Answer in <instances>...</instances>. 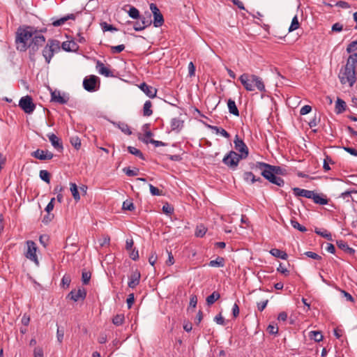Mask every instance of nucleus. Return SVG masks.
Segmentation results:
<instances>
[{"label": "nucleus", "instance_id": "f257e3e1", "mask_svg": "<svg viewBox=\"0 0 357 357\" xmlns=\"http://www.w3.org/2000/svg\"><path fill=\"white\" fill-rule=\"evenodd\" d=\"M255 167L257 169L261 170V175L271 183L280 187L284 185V180L278 176L286 175L287 170L285 169L280 166L271 165L261 162H257Z\"/></svg>", "mask_w": 357, "mask_h": 357}, {"label": "nucleus", "instance_id": "f03ea898", "mask_svg": "<svg viewBox=\"0 0 357 357\" xmlns=\"http://www.w3.org/2000/svg\"><path fill=\"white\" fill-rule=\"evenodd\" d=\"M357 66V53L354 52L349 56L344 68L340 70L338 77L343 85L348 84L352 87L356 81V68Z\"/></svg>", "mask_w": 357, "mask_h": 357}, {"label": "nucleus", "instance_id": "7ed1b4c3", "mask_svg": "<svg viewBox=\"0 0 357 357\" xmlns=\"http://www.w3.org/2000/svg\"><path fill=\"white\" fill-rule=\"evenodd\" d=\"M37 32L38 31L31 26L19 27L15 35L16 49L20 52H25L28 49V42L32 40Z\"/></svg>", "mask_w": 357, "mask_h": 357}, {"label": "nucleus", "instance_id": "20e7f679", "mask_svg": "<svg viewBox=\"0 0 357 357\" xmlns=\"http://www.w3.org/2000/svg\"><path fill=\"white\" fill-rule=\"evenodd\" d=\"M239 80L244 88L248 91H254L255 87L261 92L266 91L265 85L261 78L255 75L243 73L240 76Z\"/></svg>", "mask_w": 357, "mask_h": 357}, {"label": "nucleus", "instance_id": "39448f33", "mask_svg": "<svg viewBox=\"0 0 357 357\" xmlns=\"http://www.w3.org/2000/svg\"><path fill=\"white\" fill-rule=\"evenodd\" d=\"M45 42V38L38 31L32 38V40L28 45V48L29 49V56L31 60H33L35 54L38 51L39 48L44 45Z\"/></svg>", "mask_w": 357, "mask_h": 357}, {"label": "nucleus", "instance_id": "423d86ee", "mask_svg": "<svg viewBox=\"0 0 357 357\" xmlns=\"http://www.w3.org/2000/svg\"><path fill=\"white\" fill-rule=\"evenodd\" d=\"M242 156L234 151H230L222 159V162L231 170L236 169Z\"/></svg>", "mask_w": 357, "mask_h": 357}, {"label": "nucleus", "instance_id": "0eeeda50", "mask_svg": "<svg viewBox=\"0 0 357 357\" xmlns=\"http://www.w3.org/2000/svg\"><path fill=\"white\" fill-rule=\"evenodd\" d=\"M59 49V42L56 40H49L47 45L43 50V56L45 61L49 63L54 56L56 50Z\"/></svg>", "mask_w": 357, "mask_h": 357}, {"label": "nucleus", "instance_id": "6e6552de", "mask_svg": "<svg viewBox=\"0 0 357 357\" xmlns=\"http://www.w3.org/2000/svg\"><path fill=\"white\" fill-rule=\"evenodd\" d=\"M19 106L26 114H31L36 109V105L30 96H25L20 98Z\"/></svg>", "mask_w": 357, "mask_h": 357}, {"label": "nucleus", "instance_id": "1a4fd4ad", "mask_svg": "<svg viewBox=\"0 0 357 357\" xmlns=\"http://www.w3.org/2000/svg\"><path fill=\"white\" fill-rule=\"evenodd\" d=\"M27 250L25 253V256L29 260L36 263V264L38 265V259L36 255L37 246L36 244L33 241H26Z\"/></svg>", "mask_w": 357, "mask_h": 357}, {"label": "nucleus", "instance_id": "9d476101", "mask_svg": "<svg viewBox=\"0 0 357 357\" xmlns=\"http://www.w3.org/2000/svg\"><path fill=\"white\" fill-rule=\"evenodd\" d=\"M234 144L235 149L240 152L239 155L242 156V158L244 159L246 158L249 153L248 148L243 139L239 138L238 135H236L235 137Z\"/></svg>", "mask_w": 357, "mask_h": 357}, {"label": "nucleus", "instance_id": "9b49d317", "mask_svg": "<svg viewBox=\"0 0 357 357\" xmlns=\"http://www.w3.org/2000/svg\"><path fill=\"white\" fill-rule=\"evenodd\" d=\"M98 81V77L96 75H90L89 77H86L83 81V86L87 91H95L97 90L96 86Z\"/></svg>", "mask_w": 357, "mask_h": 357}, {"label": "nucleus", "instance_id": "f8f14e48", "mask_svg": "<svg viewBox=\"0 0 357 357\" xmlns=\"http://www.w3.org/2000/svg\"><path fill=\"white\" fill-rule=\"evenodd\" d=\"M86 296V291L84 287L73 289L68 295V298L75 302L84 301Z\"/></svg>", "mask_w": 357, "mask_h": 357}, {"label": "nucleus", "instance_id": "ddd939ff", "mask_svg": "<svg viewBox=\"0 0 357 357\" xmlns=\"http://www.w3.org/2000/svg\"><path fill=\"white\" fill-rule=\"evenodd\" d=\"M151 15H149L148 17H145L144 16H140L139 19L140 21L135 22L134 24V29L136 31H140L144 30L146 27L149 26L151 24V21L150 20Z\"/></svg>", "mask_w": 357, "mask_h": 357}, {"label": "nucleus", "instance_id": "4468645a", "mask_svg": "<svg viewBox=\"0 0 357 357\" xmlns=\"http://www.w3.org/2000/svg\"><path fill=\"white\" fill-rule=\"evenodd\" d=\"M31 155L38 160H51L54 157V154L46 150L37 149L31 153Z\"/></svg>", "mask_w": 357, "mask_h": 357}, {"label": "nucleus", "instance_id": "2eb2a0df", "mask_svg": "<svg viewBox=\"0 0 357 357\" xmlns=\"http://www.w3.org/2000/svg\"><path fill=\"white\" fill-rule=\"evenodd\" d=\"M96 69L99 74L104 75L107 77H114L113 72L110 70V69L105 66L104 63H102L100 61H97L96 62Z\"/></svg>", "mask_w": 357, "mask_h": 357}, {"label": "nucleus", "instance_id": "dca6fc26", "mask_svg": "<svg viewBox=\"0 0 357 357\" xmlns=\"http://www.w3.org/2000/svg\"><path fill=\"white\" fill-rule=\"evenodd\" d=\"M183 126L184 120L181 119L180 117L173 118L171 120L170 126L172 131L178 133L183 129Z\"/></svg>", "mask_w": 357, "mask_h": 357}, {"label": "nucleus", "instance_id": "f3484780", "mask_svg": "<svg viewBox=\"0 0 357 357\" xmlns=\"http://www.w3.org/2000/svg\"><path fill=\"white\" fill-rule=\"evenodd\" d=\"M139 89L149 98H153L156 96L157 90L155 88L151 86L146 83H142Z\"/></svg>", "mask_w": 357, "mask_h": 357}, {"label": "nucleus", "instance_id": "a211bd4d", "mask_svg": "<svg viewBox=\"0 0 357 357\" xmlns=\"http://www.w3.org/2000/svg\"><path fill=\"white\" fill-rule=\"evenodd\" d=\"M47 137L54 149L58 151L63 150V147L61 139L56 135L54 133H50L47 135Z\"/></svg>", "mask_w": 357, "mask_h": 357}, {"label": "nucleus", "instance_id": "6ab92c4d", "mask_svg": "<svg viewBox=\"0 0 357 357\" xmlns=\"http://www.w3.org/2000/svg\"><path fill=\"white\" fill-rule=\"evenodd\" d=\"M68 98L61 96L59 91H54L51 93V100L60 104H66L68 101Z\"/></svg>", "mask_w": 357, "mask_h": 357}, {"label": "nucleus", "instance_id": "aec40b11", "mask_svg": "<svg viewBox=\"0 0 357 357\" xmlns=\"http://www.w3.org/2000/svg\"><path fill=\"white\" fill-rule=\"evenodd\" d=\"M294 194L296 197H303L308 199H311L313 195V192L312 190L301 189L299 188H294L293 189Z\"/></svg>", "mask_w": 357, "mask_h": 357}, {"label": "nucleus", "instance_id": "412c9836", "mask_svg": "<svg viewBox=\"0 0 357 357\" xmlns=\"http://www.w3.org/2000/svg\"><path fill=\"white\" fill-rule=\"evenodd\" d=\"M140 280V273L137 271L133 272L128 282V287L130 288H135L139 282Z\"/></svg>", "mask_w": 357, "mask_h": 357}, {"label": "nucleus", "instance_id": "4be33fe9", "mask_svg": "<svg viewBox=\"0 0 357 357\" xmlns=\"http://www.w3.org/2000/svg\"><path fill=\"white\" fill-rule=\"evenodd\" d=\"M336 244L340 249L344 250L349 255H354L355 253V250L352 248H350L348 244L342 240L337 241Z\"/></svg>", "mask_w": 357, "mask_h": 357}, {"label": "nucleus", "instance_id": "5701e85b", "mask_svg": "<svg viewBox=\"0 0 357 357\" xmlns=\"http://www.w3.org/2000/svg\"><path fill=\"white\" fill-rule=\"evenodd\" d=\"M347 104L341 98H337L335 102V112L337 114H342L346 110Z\"/></svg>", "mask_w": 357, "mask_h": 357}, {"label": "nucleus", "instance_id": "b1692460", "mask_svg": "<svg viewBox=\"0 0 357 357\" xmlns=\"http://www.w3.org/2000/svg\"><path fill=\"white\" fill-rule=\"evenodd\" d=\"M227 107L229 109V113L231 114L238 116H239V111L236 107V102L234 100L231 99H229L227 101Z\"/></svg>", "mask_w": 357, "mask_h": 357}, {"label": "nucleus", "instance_id": "393cba45", "mask_svg": "<svg viewBox=\"0 0 357 357\" xmlns=\"http://www.w3.org/2000/svg\"><path fill=\"white\" fill-rule=\"evenodd\" d=\"M270 253L273 256L280 258V259H284V260L287 259L288 257V255L285 252L280 250L279 249H277V248L271 249L270 250Z\"/></svg>", "mask_w": 357, "mask_h": 357}, {"label": "nucleus", "instance_id": "a878e982", "mask_svg": "<svg viewBox=\"0 0 357 357\" xmlns=\"http://www.w3.org/2000/svg\"><path fill=\"white\" fill-rule=\"evenodd\" d=\"M62 48L68 52L75 51L78 48V46L74 41H66L63 43Z\"/></svg>", "mask_w": 357, "mask_h": 357}, {"label": "nucleus", "instance_id": "bb28decb", "mask_svg": "<svg viewBox=\"0 0 357 357\" xmlns=\"http://www.w3.org/2000/svg\"><path fill=\"white\" fill-rule=\"evenodd\" d=\"M114 125L116 127H118L123 133L130 135L132 134V131L128 126V125L126 123L123 122H119V123H114Z\"/></svg>", "mask_w": 357, "mask_h": 357}, {"label": "nucleus", "instance_id": "cd10ccee", "mask_svg": "<svg viewBox=\"0 0 357 357\" xmlns=\"http://www.w3.org/2000/svg\"><path fill=\"white\" fill-rule=\"evenodd\" d=\"M164 23V18L160 13V11H158L157 13H155L153 15V24L155 27H160Z\"/></svg>", "mask_w": 357, "mask_h": 357}, {"label": "nucleus", "instance_id": "c85d7f7f", "mask_svg": "<svg viewBox=\"0 0 357 357\" xmlns=\"http://www.w3.org/2000/svg\"><path fill=\"white\" fill-rule=\"evenodd\" d=\"M243 178L246 182L250 181L251 183H254L256 181H261L260 177L256 178L255 176L250 172H245L243 174Z\"/></svg>", "mask_w": 357, "mask_h": 357}, {"label": "nucleus", "instance_id": "c756f323", "mask_svg": "<svg viewBox=\"0 0 357 357\" xmlns=\"http://www.w3.org/2000/svg\"><path fill=\"white\" fill-rule=\"evenodd\" d=\"M315 204L326 205L328 204V199L326 197H321L319 195L313 192L312 198Z\"/></svg>", "mask_w": 357, "mask_h": 357}, {"label": "nucleus", "instance_id": "7c9ffc66", "mask_svg": "<svg viewBox=\"0 0 357 357\" xmlns=\"http://www.w3.org/2000/svg\"><path fill=\"white\" fill-rule=\"evenodd\" d=\"M208 127L212 130L215 131L216 132V134H220L225 138L228 139L230 137V135L229 134V132L222 128L215 126H208Z\"/></svg>", "mask_w": 357, "mask_h": 357}, {"label": "nucleus", "instance_id": "2f4dec72", "mask_svg": "<svg viewBox=\"0 0 357 357\" xmlns=\"http://www.w3.org/2000/svg\"><path fill=\"white\" fill-rule=\"evenodd\" d=\"M152 103L150 100H147L144 104L143 115L145 116H150L153 114L151 109Z\"/></svg>", "mask_w": 357, "mask_h": 357}, {"label": "nucleus", "instance_id": "473e14b6", "mask_svg": "<svg viewBox=\"0 0 357 357\" xmlns=\"http://www.w3.org/2000/svg\"><path fill=\"white\" fill-rule=\"evenodd\" d=\"M314 232L317 234H318V235H319V236L326 238L327 240H328L330 241H333V238H332L331 234L329 233L326 229L321 230L319 229L316 228L314 229Z\"/></svg>", "mask_w": 357, "mask_h": 357}, {"label": "nucleus", "instance_id": "72a5a7b5", "mask_svg": "<svg viewBox=\"0 0 357 357\" xmlns=\"http://www.w3.org/2000/svg\"><path fill=\"white\" fill-rule=\"evenodd\" d=\"M209 266L211 267H223L225 266V259L222 257H218L215 260H211L209 262Z\"/></svg>", "mask_w": 357, "mask_h": 357}, {"label": "nucleus", "instance_id": "f704fd0d", "mask_svg": "<svg viewBox=\"0 0 357 357\" xmlns=\"http://www.w3.org/2000/svg\"><path fill=\"white\" fill-rule=\"evenodd\" d=\"M70 192L72 193V195L75 201H79L80 199L79 193L78 192L77 186L75 183H70Z\"/></svg>", "mask_w": 357, "mask_h": 357}, {"label": "nucleus", "instance_id": "c9c22d12", "mask_svg": "<svg viewBox=\"0 0 357 357\" xmlns=\"http://www.w3.org/2000/svg\"><path fill=\"white\" fill-rule=\"evenodd\" d=\"M220 298V294L217 291L213 292L206 298V303L208 305L213 304Z\"/></svg>", "mask_w": 357, "mask_h": 357}, {"label": "nucleus", "instance_id": "e433bc0d", "mask_svg": "<svg viewBox=\"0 0 357 357\" xmlns=\"http://www.w3.org/2000/svg\"><path fill=\"white\" fill-rule=\"evenodd\" d=\"M124 314H116L112 318V323L116 326H121L124 321Z\"/></svg>", "mask_w": 357, "mask_h": 357}, {"label": "nucleus", "instance_id": "4c0bfd02", "mask_svg": "<svg viewBox=\"0 0 357 357\" xmlns=\"http://www.w3.org/2000/svg\"><path fill=\"white\" fill-rule=\"evenodd\" d=\"M128 13V15L132 19L137 20L140 17L139 11L134 6L130 7Z\"/></svg>", "mask_w": 357, "mask_h": 357}, {"label": "nucleus", "instance_id": "58836bf2", "mask_svg": "<svg viewBox=\"0 0 357 357\" xmlns=\"http://www.w3.org/2000/svg\"><path fill=\"white\" fill-rule=\"evenodd\" d=\"M100 27L102 29V30L105 32V31H117L118 29L114 27L113 25L112 24H107L106 22H102L100 24Z\"/></svg>", "mask_w": 357, "mask_h": 357}, {"label": "nucleus", "instance_id": "ea45409f", "mask_svg": "<svg viewBox=\"0 0 357 357\" xmlns=\"http://www.w3.org/2000/svg\"><path fill=\"white\" fill-rule=\"evenodd\" d=\"M207 229L203 225H197L195 229V236L197 237H203Z\"/></svg>", "mask_w": 357, "mask_h": 357}, {"label": "nucleus", "instance_id": "a19ab883", "mask_svg": "<svg viewBox=\"0 0 357 357\" xmlns=\"http://www.w3.org/2000/svg\"><path fill=\"white\" fill-rule=\"evenodd\" d=\"M310 337L317 342L323 340V335L320 331H311L310 333Z\"/></svg>", "mask_w": 357, "mask_h": 357}, {"label": "nucleus", "instance_id": "79ce46f5", "mask_svg": "<svg viewBox=\"0 0 357 357\" xmlns=\"http://www.w3.org/2000/svg\"><path fill=\"white\" fill-rule=\"evenodd\" d=\"M300 23L298 22V19L297 15H295L291 21V25L289 28V31L291 32L293 31H295L299 28Z\"/></svg>", "mask_w": 357, "mask_h": 357}, {"label": "nucleus", "instance_id": "37998d69", "mask_svg": "<svg viewBox=\"0 0 357 357\" xmlns=\"http://www.w3.org/2000/svg\"><path fill=\"white\" fill-rule=\"evenodd\" d=\"M128 151L130 153L135 155L140 158L141 159H143V160L144 159L143 153L141 152L140 150L137 149V148L133 147V146H128Z\"/></svg>", "mask_w": 357, "mask_h": 357}, {"label": "nucleus", "instance_id": "c03bdc74", "mask_svg": "<svg viewBox=\"0 0 357 357\" xmlns=\"http://www.w3.org/2000/svg\"><path fill=\"white\" fill-rule=\"evenodd\" d=\"M40 178L45 182L50 183V174L47 170H40L39 173Z\"/></svg>", "mask_w": 357, "mask_h": 357}, {"label": "nucleus", "instance_id": "a18cd8bd", "mask_svg": "<svg viewBox=\"0 0 357 357\" xmlns=\"http://www.w3.org/2000/svg\"><path fill=\"white\" fill-rule=\"evenodd\" d=\"M291 225L294 228L298 229L300 231L305 232L307 231L306 227L301 225L295 219L291 220Z\"/></svg>", "mask_w": 357, "mask_h": 357}, {"label": "nucleus", "instance_id": "49530a36", "mask_svg": "<svg viewBox=\"0 0 357 357\" xmlns=\"http://www.w3.org/2000/svg\"><path fill=\"white\" fill-rule=\"evenodd\" d=\"M213 320L220 325L225 326L228 322V319L225 320V319L222 316V314H218L213 319Z\"/></svg>", "mask_w": 357, "mask_h": 357}, {"label": "nucleus", "instance_id": "de8ad7c7", "mask_svg": "<svg viewBox=\"0 0 357 357\" xmlns=\"http://www.w3.org/2000/svg\"><path fill=\"white\" fill-rule=\"evenodd\" d=\"M123 172L128 176H135L138 174L139 169H130L129 167H124L123 169Z\"/></svg>", "mask_w": 357, "mask_h": 357}, {"label": "nucleus", "instance_id": "09e8293b", "mask_svg": "<svg viewBox=\"0 0 357 357\" xmlns=\"http://www.w3.org/2000/svg\"><path fill=\"white\" fill-rule=\"evenodd\" d=\"M71 278L70 275H65L61 279V284L63 288H68L70 286Z\"/></svg>", "mask_w": 357, "mask_h": 357}, {"label": "nucleus", "instance_id": "8fccbe9b", "mask_svg": "<svg viewBox=\"0 0 357 357\" xmlns=\"http://www.w3.org/2000/svg\"><path fill=\"white\" fill-rule=\"evenodd\" d=\"M70 143L76 149H79L81 146V140L77 136L70 138Z\"/></svg>", "mask_w": 357, "mask_h": 357}, {"label": "nucleus", "instance_id": "3c124183", "mask_svg": "<svg viewBox=\"0 0 357 357\" xmlns=\"http://www.w3.org/2000/svg\"><path fill=\"white\" fill-rule=\"evenodd\" d=\"M91 274L90 272L83 271L82 274V281L84 284H89L91 279Z\"/></svg>", "mask_w": 357, "mask_h": 357}, {"label": "nucleus", "instance_id": "603ef678", "mask_svg": "<svg viewBox=\"0 0 357 357\" xmlns=\"http://www.w3.org/2000/svg\"><path fill=\"white\" fill-rule=\"evenodd\" d=\"M122 208L123 210H128L130 211H132L135 209L133 203L128 200L123 202Z\"/></svg>", "mask_w": 357, "mask_h": 357}, {"label": "nucleus", "instance_id": "864d4df0", "mask_svg": "<svg viewBox=\"0 0 357 357\" xmlns=\"http://www.w3.org/2000/svg\"><path fill=\"white\" fill-rule=\"evenodd\" d=\"M143 142L146 144L151 143L153 144L155 147L165 146V144L164 142L161 141L155 140L153 139H150V140L143 139Z\"/></svg>", "mask_w": 357, "mask_h": 357}, {"label": "nucleus", "instance_id": "5fc2aeb1", "mask_svg": "<svg viewBox=\"0 0 357 357\" xmlns=\"http://www.w3.org/2000/svg\"><path fill=\"white\" fill-rule=\"evenodd\" d=\"M125 50L124 45H119L116 46H112L111 51L113 54L120 53Z\"/></svg>", "mask_w": 357, "mask_h": 357}, {"label": "nucleus", "instance_id": "6e6d98bb", "mask_svg": "<svg viewBox=\"0 0 357 357\" xmlns=\"http://www.w3.org/2000/svg\"><path fill=\"white\" fill-rule=\"evenodd\" d=\"M150 192L152 195L160 196L162 195V191L158 188L153 186L152 184H149Z\"/></svg>", "mask_w": 357, "mask_h": 357}, {"label": "nucleus", "instance_id": "4d7b16f0", "mask_svg": "<svg viewBox=\"0 0 357 357\" xmlns=\"http://www.w3.org/2000/svg\"><path fill=\"white\" fill-rule=\"evenodd\" d=\"M328 163H333V162L332 159L328 155H326V158L324 159V165H323V168L325 171H328L331 169V167H330Z\"/></svg>", "mask_w": 357, "mask_h": 357}, {"label": "nucleus", "instance_id": "13d9d810", "mask_svg": "<svg viewBox=\"0 0 357 357\" xmlns=\"http://www.w3.org/2000/svg\"><path fill=\"white\" fill-rule=\"evenodd\" d=\"M356 50H357V40L351 42L347 47V52L348 53H351Z\"/></svg>", "mask_w": 357, "mask_h": 357}, {"label": "nucleus", "instance_id": "bf43d9fd", "mask_svg": "<svg viewBox=\"0 0 357 357\" xmlns=\"http://www.w3.org/2000/svg\"><path fill=\"white\" fill-rule=\"evenodd\" d=\"M304 255L310 258L313 259H316V260L321 259V257L320 255H317L315 252H311V251H307L304 253Z\"/></svg>", "mask_w": 357, "mask_h": 357}, {"label": "nucleus", "instance_id": "052dcab7", "mask_svg": "<svg viewBox=\"0 0 357 357\" xmlns=\"http://www.w3.org/2000/svg\"><path fill=\"white\" fill-rule=\"evenodd\" d=\"M197 303V298L195 295H192L190 299V303L188 307V310H190V308H195Z\"/></svg>", "mask_w": 357, "mask_h": 357}, {"label": "nucleus", "instance_id": "680f3d73", "mask_svg": "<svg viewBox=\"0 0 357 357\" xmlns=\"http://www.w3.org/2000/svg\"><path fill=\"white\" fill-rule=\"evenodd\" d=\"M266 330L271 335H276L278 333V327L272 324H269Z\"/></svg>", "mask_w": 357, "mask_h": 357}, {"label": "nucleus", "instance_id": "e2e57ef3", "mask_svg": "<svg viewBox=\"0 0 357 357\" xmlns=\"http://www.w3.org/2000/svg\"><path fill=\"white\" fill-rule=\"evenodd\" d=\"M339 290H340L342 297H344L346 299V301H350V302L354 301V298L349 293L345 291L344 290H341V289H339Z\"/></svg>", "mask_w": 357, "mask_h": 357}, {"label": "nucleus", "instance_id": "0e129e2a", "mask_svg": "<svg viewBox=\"0 0 357 357\" xmlns=\"http://www.w3.org/2000/svg\"><path fill=\"white\" fill-rule=\"evenodd\" d=\"M320 121V117H317L316 115L308 123L310 128L315 127L318 125Z\"/></svg>", "mask_w": 357, "mask_h": 357}, {"label": "nucleus", "instance_id": "69168bd1", "mask_svg": "<svg viewBox=\"0 0 357 357\" xmlns=\"http://www.w3.org/2000/svg\"><path fill=\"white\" fill-rule=\"evenodd\" d=\"M277 271L283 274L285 276H287L289 275V271L287 270V268H286L285 267H284L281 263L280 264L279 266L277 268Z\"/></svg>", "mask_w": 357, "mask_h": 357}, {"label": "nucleus", "instance_id": "338daca9", "mask_svg": "<svg viewBox=\"0 0 357 357\" xmlns=\"http://www.w3.org/2000/svg\"><path fill=\"white\" fill-rule=\"evenodd\" d=\"M33 357H44L43 350L41 347H37L34 349Z\"/></svg>", "mask_w": 357, "mask_h": 357}, {"label": "nucleus", "instance_id": "774afa93", "mask_svg": "<svg viewBox=\"0 0 357 357\" xmlns=\"http://www.w3.org/2000/svg\"><path fill=\"white\" fill-rule=\"evenodd\" d=\"M342 149L349 154L354 156H357V149L349 146H343Z\"/></svg>", "mask_w": 357, "mask_h": 357}]
</instances>
